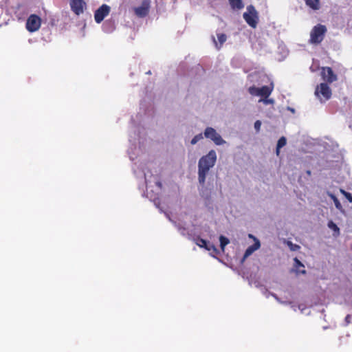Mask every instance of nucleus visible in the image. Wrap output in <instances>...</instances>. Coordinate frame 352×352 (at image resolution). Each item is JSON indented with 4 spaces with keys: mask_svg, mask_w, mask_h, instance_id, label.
<instances>
[{
    "mask_svg": "<svg viewBox=\"0 0 352 352\" xmlns=\"http://www.w3.org/2000/svg\"><path fill=\"white\" fill-rule=\"evenodd\" d=\"M204 136L212 140L217 145H222L226 143L221 136L212 127H207L204 131Z\"/></svg>",
    "mask_w": 352,
    "mask_h": 352,
    "instance_id": "obj_7",
    "label": "nucleus"
},
{
    "mask_svg": "<svg viewBox=\"0 0 352 352\" xmlns=\"http://www.w3.org/2000/svg\"><path fill=\"white\" fill-rule=\"evenodd\" d=\"M157 186H160V187H161V186H162V184H161L160 182H157Z\"/></svg>",
    "mask_w": 352,
    "mask_h": 352,
    "instance_id": "obj_30",
    "label": "nucleus"
},
{
    "mask_svg": "<svg viewBox=\"0 0 352 352\" xmlns=\"http://www.w3.org/2000/svg\"><path fill=\"white\" fill-rule=\"evenodd\" d=\"M217 161V154L214 150H210L208 154L202 156L198 162V180L201 186H204L206 176Z\"/></svg>",
    "mask_w": 352,
    "mask_h": 352,
    "instance_id": "obj_1",
    "label": "nucleus"
},
{
    "mask_svg": "<svg viewBox=\"0 0 352 352\" xmlns=\"http://www.w3.org/2000/svg\"><path fill=\"white\" fill-rule=\"evenodd\" d=\"M274 87L272 85L270 86H263L260 88L255 86L250 87L248 92L252 96H259L264 98H267L272 94Z\"/></svg>",
    "mask_w": 352,
    "mask_h": 352,
    "instance_id": "obj_5",
    "label": "nucleus"
},
{
    "mask_svg": "<svg viewBox=\"0 0 352 352\" xmlns=\"http://www.w3.org/2000/svg\"><path fill=\"white\" fill-rule=\"evenodd\" d=\"M195 243L199 246L200 248H206V246L208 245V241H207L206 240L204 239H201L200 237H198L197 239H196L195 240Z\"/></svg>",
    "mask_w": 352,
    "mask_h": 352,
    "instance_id": "obj_18",
    "label": "nucleus"
},
{
    "mask_svg": "<svg viewBox=\"0 0 352 352\" xmlns=\"http://www.w3.org/2000/svg\"><path fill=\"white\" fill-rule=\"evenodd\" d=\"M349 316H347L346 317V320H349Z\"/></svg>",
    "mask_w": 352,
    "mask_h": 352,
    "instance_id": "obj_32",
    "label": "nucleus"
},
{
    "mask_svg": "<svg viewBox=\"0 0 352 352\" xmlns=\"http://www.w3.org/2000/svg\"><path fill=\"white\" fill-rule=\"evenodd\" d=\"M246 10L243 17L248 25L254 29L257 27L259 21L258 12L252 5L248 6Z\"/></svg>",
    "mask_w": 352,
    "mask_h": 352,
    "instance_id": "obj_2",
    "label": "nucleus"
},
{
    "mask_svg": "<svg viewBox=\"0 0 352 352\" xmlns=\"http://www.w3.org/2000/svg\"><path fill=\"white\" fill-rule=\"evenodd\" d=\"M111 12V7L107 4H102L94 12V20L96 23H100Z\"/></svg>",
    "mask_w": 352,
    "mask_h": 352,
    "instance_id": "obj_8",
    "label": "nucleus"
},
{
    "mask_svg": "<svg viewBox=\"0 0 352 352\" xmlns=\"http://www.w3.org/2000/svg\"><path fill=\"white\" fill-rule=\"evenodd\" d=\"M328 227L333 230L334 232H337L338 233H339L340 232V229L338 227V226L334 223L332 221H329L328 222V224H327Z\"/></svg>",
    "mask_w": 352,
    "mask_h": 352,
    "instance_id": "obj_19",
    "label": "nucleus"
},
{
    "mask_svg": "<svg viewBox=\"0 0 352 352\" xmlns=\"http://www.w3.org/2000/svg\"><path fill=\"white\" fill-rule=\"evenodd\" d=\"M327 31V28L324 25H315L310 33V43L312 44L320 43L323 41Z\"/></svg>",
    "mask_w": 352,
    "mask_h": 352,
    "instance_id": "obj_3",
    "label": "nucleus"
},
{
    "mask_svg": "<svg viewBox=\"0 0 352 352\" xmlns=\"http://www.w3.org/2000/svg\"><path fill=\"white\" fill-rule=\"evenodd\" d=\"M41 19L36 14H31L27 19L25 28L30 32H34L39 30L41 25Z\"/></svg>",
    "mask_w": 352,
    "mask_h": 352,
    "instance_id": "obj_6",
    "label": "nucleus"
},
{
    "mask_svg": "<svg viewBox=\"0 0 352 352\" xmlns=\"http://www.w3.org/2000/svg\"><path fill=\"white\" fill-rule=\"evenodd\" d=\"M70 8L75 14L79 16L87 8L86 1H70Z\"/></svg>",
    "mask_w": 352,
    "mask_h": 352,
    "instance_id": "obj_11",
    "label": "nucleus"
},
{
    "mask_svg": "<svg viewBox=\"0 0 352 352\" xmlns=\"http://www.w3.org/2000/svg\"><path fill=\"white\" fill-rule=\"evenodd\" d=\"M287 144V140L286 138L283 136L281 137L278 140V142H277V145H276V153L277 155H279L280 154V149L285 146Z\"/></svg>",
    "mask_w": 352,
    "mask_h": 352,
    "instance_id": "obj_15",
    "label": "nucleus"
},
{
    "mask_svg": "<svg viewBox=\"0 0 352 352\" xmlns=\"http://www.w3.org/2000/svg\"><path fill=\"white\" fill-rule=\"evenodd\" d=\"M315 94L321 102H325L331 98L332 93L329 85L322 82L317 86Z\"/></svg>",
    "mask_w": 352,
    "mask_h": 352,
    "instance_id": "obj_4",
    "label": "nucleus"
},
{
    "mask_svg": "<svg viewBox=\"0 0 352 352\" xmlns=\"http://www.w3.org/2000/svg\"><path fill=\"white\" fill-rule=\"evenodd\" d=\"M306 5L312 10H318L320 8V1H305Z\"/></svg>",
    "mask_w": 352,
    "mask_h": 352,
    "instance_id": "obj_16",
    "label": "nucleus"
},
{
    "mask_svg": "<svg viewBox=\"0 0 352 352\" xmlns=\"http://www.w3.org/2000/svg\"><path fill=\"white\" fill-rule=\"evenodd\" d=\"M217 38H218L219 45L218 44L217 41L215 40L214 36H212V40H213V42L215 45L216 47L218 50H219L222 47L223 44L226 41L227 36L223 33L217 34Z\"/></svg>",
    "mask_w": 352,
    "mask_h": 352,
    "instance_id": "obj_13",
    "label": "nucleus"
},
{
    "mask_svg": "<svg viewBox=\"0 0 352 352\" xmlns=\"http://www.w3.org/2000/svg\"><path fill=\"white\" fill-rule=\"evenodd\" d=\"M203 135L202 133L197 134L194 136V138L191 140V144H197L199 140L203 139Z\"/></svg>",
    "mask_w": 352,
    "mask_h": 352,
    "instance_id": "obj_20",
    "label": "nucleus"
},
{
    "mask_svg": "<svg viewBox=\"0 0 352 352\" xmlns=\"http://www.w3.org/2000/svg\"><path fill=\"white\" fill-rule=\"evenodd\" d=\"M307 174L308 175H311V170H307Z\"/></svg>",
    "mask_w": 352,
    "mask_h": 352,
    "instance_id": "obj_29",
    "label": "nucleus"
},
{
    "mask_svg": "<svg viewBox=\"0 0 352 352\" xmlns=\"http://www.w3.org/2000/svg\"><path fill=\"white\" fill-rule=\"evenodd\" d=\"M340 191L350 203H352V195L350 192H346L343 189H340Z\"/></svg>",
    "mask_w": 352,
    "mask_h": 352,
    "instance_id": "obj_21",
    "label": "nucleus"
},
{
    "mask_svg": "<svg viewBox=\"0 0 352 352\" xmlns=\"http://www.w3.org/2000/svg\"><path fill=\"white\" fill-rule=\"evenodd\" d=\"M321 74L324 80L329 83H332L337 80V76L334 74L333 69L329 67L322 68Z\"/></svg>",
    "mask_w": 352,
    "mask_h": 352,
    "instance_id": "obj_10",
    "label": "nucleus"
},
{
    "mask_svg": "<svg viewBox=\"0 0 352 352\" xmlns=\"http://www.w3.org/2000/svg\"><path fill=\"white\" fill-rule=\"evenodd\" d=\"M206 250H208V251H210V250H212V251H217V249L215 248V246L212 244V243H210L208 242V245L206 246V248H205Z\"/></svg>",
    "mask_w": 352,
    "mask_h": 352,
    "instance_id": "obj_25",
    "label": "nucleus"
},
{
    "mask_svg": "<svg viewBox=\"0 0 352 352\" xmlns=\"http://www.w3.org/2000/svg\"><path fill=\"white\" fill-rule=\"evenodd\" d=\"M150 1H142L140 6L133 8V11L136 16L138 18H144L146 16L150 10Z\"/></svg>",
    "mask_w": 352,
    "mask_h": 352,
    "instance_id": "obj_9",
    "label": "nucleus"
},
{
    "mask_svg": "<svg viewBox=\"0 0 352 352\" xmlns=\"http://www.w3.org/2000/svg\"><path fill=\"white\" fill-rule=\"evenodd\" d=\"M294 263H295L294 266H295L296 269H298L300 267H302V268H305L304 265L297 258H295L294 259Z\"/></svg>",
    "mask_w": 352,
    "mask_h": 352,
    "instance_id": "obj_23",
    "label": "nucleus"
},
{
    "mask_svg": "<svg viewBox=\"0 0 352 352\" xmlns=\"http://www.w3.org/2000/svg\"><path fill=\"white\" fill-rule=\"evenodd\" d=\"M259 102H263L265 104H270L273 103L274 100L272 99H267L263 98V99L259 100Z\"/></svg>",
    "mask_w": 352,
    "mask_h": 352,
    "instance_id": "obj_27",
    "label": "nucleus"
},
{
    "mask_svg": "<svg viewBox=\"0 0 352 352\" xmlns=\"http://www.w3.org/2000/svg\"><path fill=\"white\" fill-rule=\"evenodd\" d=\"M232 3V6L234 7L235 6H237V8H241L243 6V1H230Z\"/></svg>",
    "mask_w": 352,
    "mask_h": 352,
    "instance_id": "obj_24",
    "label": "nucleus"
},
{
    "mask_svg": "<svg viewBox=\"0 0 352 352\" xmlns=\"http://www.w3.org/2000/svg\"><path fill=\"white\" fill-rule=\"evenodd\" d=\"M349 316H347L346 317V320H349Z\"/></svg>",
    "mask_w": 352,
    "mask_h": 352,
    "instance_id": "obj_31",
    "label": "nucleus"
},
{
    "mask_svg": "<svg viewBox=\"0 0 352 352\" xmlns=\"http://www.w3.org/2000/svg\"><path fill=\"white\" fill-rule=\"evenodd\" d=\"M296 274H305L307 273L306 270L303 268L302 270V269H296Z\"/></svg>",
    "mask_w": 352,
    "mask_h": 352,
    "instance_id": "obj_28",
    "label": "nucleus"
},
{
    "mask_svg": "<svg viewBox=\"0 0 352 352\" xmlns=\"http://www.w3.org/2000/svg\"><path fill=\"white\" fill-rule=\"evenodd\" d=\"M288 247L292 251H297L300 249V246L297 244H294L292 241H287Z\"/></svg>",
    "mask_w": 352,
    "mask_h": 352,
    "instance_id": "obj_22",
    "label": "nucleus"
},
{
    "mask_svg": "<svg viewBox=\"0 0 352 352\" xmlns=\"http://www.w3.org/2000/svg\"><path fill=\"white\" fill-rule=\"evenodd\" d=\"M219 241H220V247H221V250L223 251L225 247L230 243V241L227 237L221 235L219 237Z\"/></svg>",
    "mask_w": 352,
    "mask_h": 352,
    "instance_id": "obj_17",
    "label": "nucleus"
},
{
    "mask_svg": "<svg viewBox=\"0 0 352 352\" xmlns=\"http://www.w3.org/2000/svg\"><path fill=\"white\" fill-rule=\"evenodd\" d=\"M328 196L333 201L336 208L340 211H343L342 206L338 199L331 192H327Z\"/></svg>",
    "mask_w": 352,
    "mask_h": 352,
    "instance_id": "obj_14",
    "label": "nucleus"
},
{
    "mask_svg": "<svg viewBox=\"0 0 352 352\" xmlns=\"http://www.w3.org/2000/svg\"><path fill=\"white\" fill-rule=\"evenodd\" d=\"M261 126V122L260 120H256L254 122V129L258 132L260 131Z\"/></svg>",
    "mask_w": 352,
    "mask_h": 352,
    "instance_id": "obj_26",
    "label": "nucleus"
},
{
    "mask_svg": "<svg viewBox=\"0 0 352 352\" xmlns=\"http://www.w3.org/2000/svg\"><path fill=\"white\" fill-rule=\"evenodd\" d=\"M261 246V244H260V241L258 240V239H256L254 243L250 246H249L244 254H243V257L242 258V261H245L248 257H249L254 251L257 250L258 249H259Z\"/></svg>",
    "mask_w": 352,
    "mask_h": 352,
    "instance_id": "obj_12",
    "label": "nucleus"
}]
</instances>
